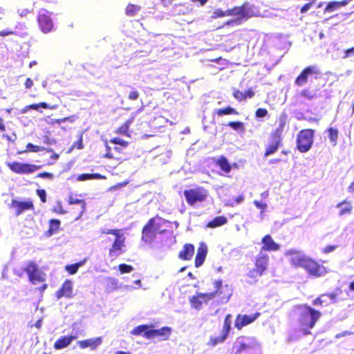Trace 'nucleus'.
<instances>
[{
	"label": "nucleus",
	"mask_w": 354,
	"mask_h": 354,
	"mask_svg": "<svg viewBox=\"0 0 354 354\" xmlns=\"http://www.w3.org/2000/svg\"><path fill=\"white\" fill-rule=\"evenodd\" d=\"M263 247L261 251H277L280 249V245L274 241L270 235L265 236L261 241Z\"/></svg>",
	"instance_id": "obj_18"
},
{
	"label": "nucleus",
	"mask_w": 354,
	"mask_h": 354,
	"mask_svg": "<svg viewBox=\"0 0 354 354\" xmlns=\"http://www.w3.org/2000/svg\"><path fill=\"white\" fill-rule=\"evenodd\" d=\"M320 73L318 68L315 66H310L306 67L301 74L295 80V84L301 86L308 82V77L313 74L319 75Z\"/></svg>",
	"instance_id": "obj_13"
},
{
	"label": "nucleus",
	"mask_w": 354,
	"mask_h": 354,
	"mask_svg": "<svg viewBox=\"0 0 354 354\" xmlns=\"http://www.w3.org/2000/svg\"><path fill=\"white\" fill-rule=\"evenodd\" d=\"M227 336L223 333H221V335L218 337L212 336V337H210V339L207 343V345L212 346H215L218 344L224 342L225 341V339H227Z\"/></svg>",
	"instance_id": "obj_33"
},
{
	"label": "nucleus",
	"mask_w": 354,
	"mask_h": 354,
	"mask_svg": "<svg viewBox=\"0 0 354 354\" xmlns=\"http://www.w3.org/2000/svg\"><path fill=\"white\" fill-rule=\"evenodd\" d=\"M328 136L330 142H333L334 145H335L338 138L337 130L333 128H330L328 129Z\"/></svg>",
	"instance_id": "obj_43"
},
{
	"label": "nucleus",
	"mask_w": 354,
	"mask_h": 354,
	"mask_svg": "<svg viewBox=\"0 0 354 354\" xmlns=\"http://www.w3.org/2000/svg\"><path fill=\"white\" fill-rule=\"evenodd\" d=\"M303 268L310 274L315 277H321L326 274V270L324 266H319L317 262L308 257Z\"/></svg>",
	"instance_id": "obj_12"
},
{
	"label": "nucleus",
	"mask_w": 354,
	"mask_h": 354,
	"mask_svg": "<svg viewBox=\"0 0 354 354\" xmlns=\"http://www.w3.org/2000/svg\"><path fill=\"white\" fill-rule=\"evenodd\" d=\"M44 142L48 145H52L55 143V140L53 139L50 138L48 136H46L44 139Z\"/></svg>",
	"instance_id": "obj_64"
},
{
	"label": "nucleus",
	"mask_w": 354,
	"mask_h": 354,
	"mask_svg": "<svg viewBox=\"0 0 354 354\" xmlns=\"http://www.w3.org/2000/svg\"><path fill=\"white\" fill-rule=\"evenodd\" d=\"M227 223V218L224 216H217L207 223V227L214 228L221 226Z\"/></svg>",
	"instance_id": "obj_30"
},
{
	"label": "nucleus",
	"mask_w": 354,
	"mask_h": 354,
	"mask_svg": "<svg viewBox=\"0 0 354 354\" xmlns=\"http://www.w3.org/2000/svg\"><path fill=\"white\" fill-rule=\"evenodd\" d=\"M231 324H232V315L229 314L225 318L221 333H223L228 337L229 333L231 330Z\"/></svg>",
	"instance_id": "obj_36"
},
{
	"label": "nucleus",
	"mask_w": 354,
	"mask_h": 354,
	"mask_svg": "<svg viewBox=\"0 0 354 354\" xmlns=\"http://www.w3.org/2000/svg\"><path fill=\"white\" fill-rule=\"evenodd\" d=\"M37 194L40 197L41 201L44 203L46 201V194L44 189H38Z\"/></svg>",
	"instance_id": "obj_54"
},
{
	"label": "nucleus",
	"mask_w": 354,
	"mask_h": 354,
	"mask_svg": "<svg viewBox=\"0 0 354 354\" xmlns=\"http://www.w3.org/2000/svg\"><path fill=\"white\" fill-rule=\"evenodd\" d=\"M260 316L259 313L253 315H239L235 320V327L241 330L243 327L252 323Z\"/></svg>",
	"instance_id": "obj_16"
},
{
	"label": "nucleus",
	"mask_w": 354,
	"mask_h": 354,
	"mask_svg": "<svg viewBox=\"0 0 354 354\" xmlns=\"http://www.w3.org/2000/svg\"><path fill=\"white\" fill-rule=\"evenodd\" d=\"M254 204L255 205V206L259 208V209H261V215H263V212L264 210L267 208L268 205L266 203H262L261 201H254Z\"/></svg>",
	"instance_id": "obj_50"
},
{
	"label": "nucleus",
	"mask_w": 354,
	"mask_h": 354,
	"mask_svg": "<svg viewBox=\"0 0 354 354\" xmlns=\"http://www.w3.org/2000/svg\"><path fill=\"white\" fill-rule=\"evenodd\" d=\"M60 221L57 219H52L50 222L49 232L53 234L59 227Z\"/></svg>",
	"instance_id": "obj_45"
},
{
	"label": "nucleus",
	"mask_w": 354,
	"mask_h": 354,
	"mask_svg": "<svg viewBox=\"0 0 354 354\" xmlns=\"http://www.w3.org/2000/svg\"><path fill=\"white\" fill-rule=\"evenodd\" d=\"M337 207L340 209L339 215L350 214L352 209L351 203L346 201L339 203Z\"/></svg>",
	"instance_id": "obj_37"
},
{
	"label": "nucleus",
	"mask_w": 354,
	"mask_h": 354,
	"mask_svg": "<svg viewBox=\"0 0 354 354\" xmlns=\"http://www.w3.org/2000/svg\"><path fill=\"white\" fill-rule=\"evenodd\" d=\"M139 93L138 91L133 90L131 91L129 95V99L131 100H136L138 98Z\"/></svg>",
	"instance_id": "obj_55"
},
{
	"label": "nucleus",
	"mask_w": 354,
	"mask_h": 354,
	"mask_svg": "<svg viewBox=\"0 0 354 354\" xmlns=\"http://www.w3.org/2000/svg\"><path fill=\"white\" fill-rule=\"evenodd\" d=\"M102 233L112 234L115 236L112 247L109 250V256L113 258H115L121 254L123 252L122 248L125 246V237L124 234H121L120 230H109L107 231H102Z\"/></svg>",
	"instance_id": "obj_5"
},
{
	"label": "nucleus",
	"mask_w": 354,
	"mask_h": 354,
	"mask_svg": "<svg viewBox=\"0 0 354 354\" xmlns=\"http://www.w3.org/2000/svg\"><path fill=\"white\" fill-rule=\"evenodd\" d=\"M207 194V190L201 187L190 189L184 192L187 202L191 205H194L197 202L205 201Z\"/></svg>",
	"instance_id": "obj_8"
},
{
	"label": "nucleus",
	"mask_w": 354,
	"mask_h": 354,
	"mask_svg": "<svg viewBox=\"0 0 354 354\" xmlns=\"http://www.w3.org/2000/svg\"><path fill=\"white\" fill-rule=\"evenodd\" d=\"M102 178H104V177L100 174H82L77 176V180L79 181H84L87 180Z\"/></svg>",
	"instance_id": "obj_31"
},
{
	"label": "nucleus",
	"mask_w": 354,
	"mask_h": 354,
	"mask_svg": "<svg viewBox=\"0 0 354 354\" xmlns=\"http://www.w3.org/2000/svg\"><path fill=\"white\" fill-rule=\"evenodd\" d=\"M243 352H252V354H261L259 344L254 337L241 336L233 344L232 354H241Z\"/></svg>",
	"instance_id": "obj_3"
},
{
	"label": "nucleus",
	"mask_w": 354,
	"mask_h": 354,
	"mask_svg": "<svg viewBox=\"0 0 354 354\" xmlns=\"http://www.w3.org/2000/svg\"><path fill=\"white\" fill-rule=\"evenodd\" d=\"M263 272L260 271L257 268H254L248 273V276L252 279L259 277L263 274Z\"/></svg>",
	"instance_id": "obj_49"
},
{
	"label": "nucleus",
	"mask_w": 354,
	"mask_h": 354,
	"mask_svg": "<svg viewBox=\"0 0 354 354\" xmlns=\"http://www.w3.org/2000/svg\"><path fill=\"white\" fill-rule=\"evenodd\" d=\"M112 142H113L114 144L120 145L123 147H126L128 144V142L127 141H124L123 139L120 138H115L112 140Z\"/></svg>",
	"instance_id": "obj_53"
},
{
	"label": "nucleus",
	"mask_w": 354,
	"mask_h": 354,
	"mask_svg": "<svg viewBox=\"0 0 354 354\" xmlns=\"http://www.w3.org/2000/svg\"><path fill=\"white\" fill-rule=\"evenodd\" d=\"M37 176L39 178H50V179H52L53 178V174H50L48 172L40 173L38 174Z\"/></svg>",
	"instance_id": "obj_57"
},
{
	"label": "nucleus",
	"mask_w": 354,
	"mask_h": 354,
	"mask_svg": "<svg viewBox=\"0 0 354 354\" xmlns=\"http://www.w3.org/2000/svg\"><path fill=\"white\" fill-rule=\"evenodd\" d=\"M233 95L239 101H242L245 99V95H244L243 93H242L238 90H235L234 91Z\"/></svg>",
	"instance_id": "obj_51"
},
{
	"label": "nucleus",
	"mask_w": 354,
	"mask_h": 354,
	"mask_svg": "<svg viewBox=\"0 0 354 354\" xmlns=\"http://www.w3.org/2000/svg\"><path fill=\"white\" fill-rule=\"evenodd\" d=\"M237 111L230 107V106H228L225 109H218L217 110V114L219 115V116H221V115H229V114H237Z\"/></svg>",
	"instance_id": "obj_42"
},
{
	"label": "nucleus",
	"mask_w": 354,
	"mask_h": 354,
	"mask_svg": "<svg viewBox=\"0 0 354 354\" xmlns=\"http://www.w3.org/2000/svg\"><path fill=\"white\" fill-rule=\"evenodd\" d=\"M33 85L32 80L30 78H28L25 82V86L26 88H30Z\"/></svg>",
	"instance_id": "obj_63"
},
{
	"label": "nucleus",
	"mask_w": 354,
	"mask_h": 354,
	"mask_svg": "<svg viewBox=\"0 0 354 354\" xmlns=\"http://www.w3.org/2000/svg\"><path fill=\"white\" fill-rule=\"evenodd\" d=\"M268 115V111L266 109L259 108L256 111V117L263 118Z\"/></svg>",
	"instance_id": "obj_52"
},
{
	"label": "nucleus",
	"mask_w": 354,
	"mask_h": 354,
	"mask_svg": "<svg viewBox=\"0 0 354 354\" xmlns=\"http://www.w3.org/2000/svg\"><path fill=\"white\" fill-rule=\"evenodd\" d=\"M75 336H62L60 338H59L54 344V348L56 350H60L64 348H66L68 346H69L73 340L75 339Z\"/></svg>",
	"instance_id": "obj_23"
},
{
	"label": "nucleus",
	"mask_w": 354,
	"mask_h": 354,
	"mask_svg": "<svg viewBox=\"0 0 354 354\" xmlns=\"http://www.w3.org/2000/svg\"><path fill=\"white\" fill-rule=\"evenodd\" d=\"M216 294V292L198 293L196 297H193L190 299L192 306L196 309H200L203 302L206 303L207 301L214 299Z\"/></svg>",
	"instance_id": "obj_15"
},
{
	"label": "nucleus",
	"mask_w": 354,
	"mask_h": 354,
	"mask_svg": "<svg viewBox=\"0 0 354 354\" xmlns=\"http://www.w3.org/2000/svg\"><path fill=\"white\" fill-rule=\"evenodd\" d=\"M216 164L221 167V169L225 173H229L231 171V165L228 162V160L225 157H221L216 161Z\"/></svg>",
	"instance_id": "obj_32"
},
{
	"label": "nucleus",
	"mask_w": 354,
	"mask_h": 354,
	"mask_svg": "<svg viewBox=\"0 0 354 354\" xmlns=\"http://www.w3.org/2000/svg\"><path fill=\"white\" fill-rule=\"evenodd\" d=\"M118 269L121 274L129 273L133 270V266L125 263L119 265Z\"/></svg>",
	"instance_id": "obj_46"
},
{
	"label": "nucleus",
	"mask_w": 354,
	"mask_h": 354,
	"mask_svg": "<svg viewBox=\"0 0 354 354\" xmlns=\"http://www.w3.org/2000/svg\"><path fill=\"white\" fill-rule=\"evenodd\" d=\"M299 315V323L304 335L310 333L308 329L313 328L321 317V313L307 305H301L298 308Z\"/></svg>",
	"instance_id": "obj_2"
},
{
	"label": "nucleus",
	"mask_w": 354,
	"mask_h": 354,
	"mask_svg": "<svg viewBox=\"0 0 354 354\" xmlns=\"http://www.w3.org/2000/svg\"><path fill=\"white\" fill-rule=\"evenodd\" d=\"M171 333V328L168 326L162 327L160 329H151L146 334L142 335L147 339H153L160 337L161 339L165 340L169 338Z\"/></svg>",
	"instance_id": "obj_14"
},
{
	"label": "nucleus",
	"mask_w": 354,
	"mask_h": 354,
	"mask_svg": "<svg viewBox=\"0 0 354 354\" xmlns=\"http://www.w3.org/2000/svg\"><path fill=\"white\" fill-rule=\"evenodd\" d=\"M43 108V109H55L57 108V106L55 105V106H49L48 104L46 103V102H41L39 104H30L29 106H27L26 107V109L24 110V112L26 111V109H34V110H38L39 108Z\"/></svg>",
	"instance_id": "obj_38"
},
{
	"label": "nucleus",
	"mask_w": 354,
	"mask_h": 354,
	"mask_svg": "<svg viewBox=\"0 0 354 354\" xmlns=\"http://www.w3.org/2000/svg\"><path fill=\"white\" fill-rule=\"evenodd\" d=\"M284 254L286 257H289L290 263L297 267L303 268L306 263V260L308 259V257H306L302 252L295 249L287 250Z\"/></svg>",
	"instance_id": "obj_9"
},
{
	"label": "nucleus",
	"mask_w": 354,
	"mask_h": 354,
	"mask_svg": "<svg viewBox=\"0 0 354 354\" xmlns=\"http://www.w3.org/2000/svg\"><path fill=\"white\" fill-rule=\"evenodd\" d=\"M14 32L12 30H9L8 29L0 31V36H8L10 35H13Z\"/></svg>",
	"instance_id": "obj_62"
},
{
	"label": "nucleus",
	"mask_w": 354,
	"mask_h": 354,
	"mask_svg": "<svg viewBox=\"0 0 354 354\" xmlns=\"http://www.w3.org/2000/svg\"><path fill=\"white\" fill-rule=\"evenodd\" d=\"M194 253V247L192 244H185L183 249L179 252L178 257L183 260H189Z\"/></svg>",
	"instance_id": "obj_24"
},
{
	"label": "nucleus",
	"mask_w": 354,
	"mask_h": 354,
	"mask_svg": "<svg viewBox=\"0 0 354 354\" xmlns=\"http://www.w3.org/2000/svg\"><path fill=\"white\" fill-rule=\"evenodd\" d=\"M314 131L313 129L301 130L297 136V147L299 151L304 153L310 150L313 142Z\"/></svg>",
	"instance_id": "obj_6"
},
{
	"label": "nucleus",
	"mask_w": 354,
	"mask_h": 354,
	"mask_svg": "<svg viewBox=\"0 0 354 354\" xmlns=\"http://www.w3.org/2000/svg\"><path fill=\"white\" fill-rule=\"evenodd\" d=\"M73 147H76L78 149H83L84 146H83V143H82V136H80V139L76 142H75L73 144Z\"/></svg>",
	"instance_id": "obj_56"
},
{
	"label": "nucleus",
	"mask_w": 354,
	"mask_h": 354,
	"mask_svg": "<svg viewBox=\"0 0 354 354\" xmlns=\"http://www.w3.org/2000/svg\"><path fill=\"white\" fill-rule=\"evenodd\" d=\"M336 248L337 246L335 245H328L324 249L323 252L326 254L330 253L334 251L336 249Z\"/></svg>",
	"instance_id": "obj_59"
},
{
	"label": "nucleus",
	"mask_w": 354,
	"mask_h": 354,
	"mask_svg": "<svg viewBox=\"0 0 354 354\" xmlns=\"http://www.w3.org/2000/svg\"><path fill=\"white\" fill-rule=\"evenodd\" d=\"M11 207L15 209L16 216H19L26 210L32 209L33 204L31 201H18L17 200H12L11 203Z\"/></svg>",
	"instance_id": "obj_17"
},
{
	"label": "nucleus",
	"mask_w": 354,
	"mask_h": 354,
	"mask_svg": "<svg viewBox=\"0 0 354 354\" xmlns=\"http://www.w3.org/2000/svg\"><path fill=\"white\" fill-rule=\"evenodd\" d=\"M315 97V92L308 89H304L295 95V99L297 104H304L306 99L312 100Z\"/></svg>",
	"instance_id": "obj_21"
},
{
	"label": "nucleus",
	"mask_w": 354,
	"mask_h": 354,
	"mask_svg": "<svg viewBox=\"0 0 354 354\" xmlns=\"http://www.w3.org/2000/svg\"><path fill=\"white\" fill-rule=\"evenodd\" d=\"M348 2H349V0L329 2L326 6V7L324 10V12H332L342 6H346L348 3Z\"/></svg>",
	"instance_id": "obj_25"
},
{
	"label": "nucleus",
	"mask_w": 354,
	"mask_h": 354,
	"mask_svg": "<svg viewBox=\"0 0 354 354\" xmlns=\"http://www.w3.org/2000/svg\"><path fill=\"white\" fill-rule=\"evenodd\" d=\"M286 123V116H281L279 119V126L275 129V131L272 133V137L274 139L279 138L281 139L282 133L284 129V127Z\"/></svg>",
	"instance_id": "obj_27"
},
{
	"label": "nucleus",
	"mask_w": 354,
	"mask_h": 354,
	"mask_svg": "<svg viewBox=\"0 0 354 354\" xmlns=\"http://www.w3.org/2000/svg\"><path fill=\"white\" fill-rule=\"evenodd\" d=\"M8 167L12 171L18 174H30L41 168V166L18 162H10Z\"/></svg>",
	"instance_id": "obj_11"
},
{
	"label": "nucleus",
	"mask_w": 354,
	"mask_h": 354,
	"mask_svg": "<svg viewBox=\"0 0 354 354\" xmlns=\"http://www.w3.org/2000/svg\"><path fill=\"white\" fill-rule=\"evenodd\" d=\"M268 261V255L264 252L260 251L256 259L255 267L262 272H264V271L267 269Z\"/></svg>",
	"instance_id": "obj_20"
},
{
	"label": "nucleus",
	"mask_w": 354,
	"mask_h": 354,
	"mask_svg": "<svg viewBox=\"0 0 354 354\" xmlns=\"http://www.w3.org/2000/svg\"><path fill=\"white\" fill-rule=\"evenodd\" d=\"M102 343V338L101 337L91 338L86 340L79 341L77 344L82 348L90 347L92 350L95 349L98 346Z\"/></svg>",
	"instance_id": "obj_22"
},
{
	"label": "nucleus",
	"mask_w": 354,
	"mask_h": 354,
	"mask_svg": "<svg viewBox=\"0 0 354 354\" xmlns=\"http://www.w3.org/2000/svg\"><path fill=\"white\" fill-rule=\"evenodd\" d=\"M169 221L160 217H155L149 220L147 225L143 228L142 239L145 242H151L154 239L156 233H162L165 231V227H168Z\"/></svg>",
	"instance_id": "obj_4"
},
{
	"label": "nucleus",
	"mask_w": 354,
	"mask_h": 354,
	"mask_svg": "<svg viewBox=\"0 0 354 354\" xmlns=\"http://www.w3.org/2000/svg\"><path fill=\"white\" fill-rule=\"evenodd\" d=\"M132 122V120H128L124 124H122L118 130V133L122 135H128V129Z\"/></svg>",
	"instance_id": "obj_44"
},
{
	"label": "nucleus",
	"mask_w": 354,
	"mask_h": 354,
	"mask_svg": "<svg viewBox=\"0 0 354 354\" xmlns=\"http://www.w3.org/2000/svg\"><path fill=\"white\" fill-rule=\"evenodd\" d=\"M192 8L185 5H176L174 7V12L178 15H186L190 13L192 11Z\"/></svg>",
	"instance_id": "obj_35"
},
{
	"label": "nucleus",
	"mask_w": 354,
	"mask_h": 354,
	"mask_svg": "<svg viewBox=\"0 0 354 354\" xmlns=\"http://www.w3.org/2000/svg\"><path fill=\"white\" fill-rule=\"evenodd\" d=\"M354 55V47L345 50L344 58L351 57Z\"/></svg>",
	"instance_id": "obj_60"
},
{
	"label": "nucleus",
	"mask_w": 354,
	"mask_h": 354,
	"mask_svg": "<svg viewBox=\"0 0 354 354\" xmlns=\"http://www.w3.org/2000/svg\"><path fill=\"white\" fill-rule=\"evenodd\" d=\"M52 13L45 8L39 10L37 22L42 32L48 33L53 30L54 23L51 18Z\"/></svg>",
	"instance_id": "obj_7"
},
{
	"label": "nucleus",
	"mask_w": 354,
	"mask_h": 354,
	"mask_svg": "<svg viewBox=\"0 0 354 354\" xmlns=\"http://www.w3.org/2000/svg\"><path fill=\"white\" fill-rule=\"evenodd\" d=\"M86 262V259H84L82 261H80V262L71 264V265H67L65 267V270L69 272L71 274H75L78 271V269L83 266L85 263Z\"/></svg>",
	"instance_id": "obj_29"
},
{
	"label": "nucleus",
	"mask_w": 354,
	"mask_h": 354,
	"mask_svg": "<svg viewBox=\"0 0 354 354\" xmlns=\"http://www.w3.org/2000/svg\"><path fill=\"white\" fill-rule=\"evenodd\" d=\"M280 143H281V139L272 138V142L270 144L268 148L267 149V150L265 153V156H268L275 153L277 151V149L280 145Z\"/></svg>",
	"instance_id": "obj_28"
},
{
	"label": "nucleus",
	"mask_w": 354,
	"mask_h": 354,
	"mask_svg": "<svg viewBox=\"0 0 354 354\" xmlns=\"http://www.w3.org/2000/svg\"><path fill=\"white\" fill-rule=\"evenodd\" d=\"M227 125L236 131L244 130V125L241 122H230Z\"/></svg>",
	"instance_id": "obj_47"
},
{
	"label": "nucleus",
	"mask_w": 354,
	"mask_h": 354,
	"mask_svg": "<svg viewBox=\"0 0 354 354\" xmlns=\"http://www.w3.org/2000/svg\"><path fill=\"white\" fill-rule=\"evenodd\" d=\"M24 270L28 274L29 280L33 283L44 281L45 279L44 274L39 270L35 263H29Z\"/></svg>",
	"instance_id": "obj_10"
},
{
	"label": "nucleus",
	"mask_w": 354,
	"mask_h": 354,
	"mask_svg": "<svg viewBox=\"0 0 354 354\" xmlns=\"http://www.w3.org/2000/svg\"><path fill=\"white\" fill-rule=\"evenodd\" d=\"M207 254V248L204 247H200L198 249L196 257L195 259V266L196 268L200 267L204 262Z\"/></svg>",
	"instance_id": "obj_26"
},
{
	"label": "nucleus",
	"mask_w": 354,
	"mask_h": 354,
	"mask_svg": "<svg viewBox=\"0 0 354 354\" xmlns=\"http://www.w3.org/2000/svg\"><path fill=\"white\" fill-rule=\"evenodd\" d=\"M58 298L66 297L71 298L73 296V282L69 279H66L62 284V288L57 292Z\"/></svg>",
	"instance_id": "obj_19"
},
{
	"label": "nucleus",
	"mask_w": 354,
	"mask_h": 354,
	"mask_svg": "<svg viewBox=\"0 0 354 354\" xmlns=\"http://www.w3.org/2000/svg\"><path fill=\"white\" fill-rule=\"evenodd\" d=\"M26 149L27 150L32 152H39L45 149V148L43 147L37 146L32 143H28L26 146Z\"/></svg>",
	"instance_id": "obj_48"
},
{
	"label": "nucleus",
	"mask_w": 354,
	"mask_h": 354,
	"mask_svg": "<svg viewBox=\"0 0 354 354\" xmlns=\"http://www.w3.org/2000/svg\"><path fill=\"white\" fill-rule=\"evenodd\" d=\"M313 6V3H306L301 8V13H305L306 12H308L310 8L312 7Z\"/></svg>",
	"instance_id": "obj_58"
},
{
	"label": "nucleus",
	"mask_w": 354,
	"mask_h": 354,
	"mask_svg": "<svg viewBox=\"0 0 354 354\" xmlns=\"http://www.w3.org/2000/svg\"><path fill=\"white\" fill-rule=\"evenodd\" d=\"M151 326L148 325H140L138 326H136L131 331V333L133 335H140L143 333L146 334L149 330H150Z\"/></svg>",
	"instance_id": "obj_34"
},
{
	"label": "nucleus",
	"mask_w": 354,
	"mask_h": 354,
	"mask_svg": "<svg viewBox=\"0 0 354 354\" xmlns=\"http://www.w3.org/2000/svg\"><path fill=\"white\" fill-rule=\"evenodd\" d=\"M140 9V7L138 6L129 4L126 8V14L129 16H135Z\"/></svg>",
	"instance_id": "obj_40"
},
{
	"label": "nucleus",
	"mask_w": 354,
	"mask_h": 354,
	"mask_svg": "<svg viewBox=\"0 0 354 354\" xmlns=\"http://www.w3.org/2000/svg\"><path fill=\"white\" fill-rule=\"evenodd\" d=\"M259 10L254 5L249 3H244L242 6L234 7L232 9H228L226 11H223L221 9H216L212 14V17L214 19L218 17H223L225 16H235V19H231L226 22V25H231L235 23L236 24H241L243 20H247L252 17L257 16Z\"/></svg>",
	"instance_id": "obj_1"
},
{
	"label": "nucleus",
	"mask_w": 354,
	"mask_h": 354,
	"mask_svg": "<svg viewBox=\"0 0 354 354\" xmlns=\"http://www.w3.org/2000/svg\"><path fill=\"white\" fill-rule=\"evenodd\" d=\"M55 212H57L59 214H66V211L63 209L62 205L59 203L57 207L54 209Z\"/></svg>",
	"instance_id": "obj_61"
},
{
	"label": "nucleus",
	"mask_w": 354,
	"mask_h": 354,
	"mask_svg": "<svg viewBox=\"0 0 354 354\" xmlns=\"http://www.w3.org/2000/svg\"><path fill=\"white\" fill-rule=\"evenodd\" d=\"M335 297H336L335 294L322 295L321 296L322 305H328V304L335 302Z\"/></svg>",
	"instance_id": "obj_39"
},
{
	"label": "nucleus",
	"mask_w": 354,
	"mask_h": 354,
	"mask_svg": "<svg viewBox=\"0 0 354 354\" xmlns=\"http://www.w3.org/2000/svg\"><path fill=\"white\" fill-rule=\"evenodd\" d=\"M68 203L71 205L80 204L81 205V209H82L80 215H82L84 212L85 208H86V203H85V202L83 200L75 198L73 196H71L69 198Z\"/></svg>",
	"instance_id": "obj_41"
}]
</instances>
